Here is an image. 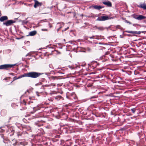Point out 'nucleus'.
<instances>
[{
    "label": "nucleus",
    "instance_id": "nucleus-1",
    "mask_svg": "<svg viewBox=\"0 0 146 146\" xmlns=\"http://www.w3.org/2000/svg\"><path fill=\"white\" fill-rule=\"evenodd\" d=\"M43 74V73L38 72H29L24 74L25 77H30L32 78H36Z\"/></svg>",
    "mask_w": 146,
    "mask_h": 146
},
{
    "label": "nucleus",
    "instance_id": "nucleus-2",
    "mask_svg": "<svg viewBox=\"0 0 146 146\" xmlns=\"http://www.w3.org/2000/svg\"><path fill=\"white\" fill-rule=\"evenodd\" d=\"M15 64H5L0 65V69L7 70L8 68H11L15 66Z\"/></svg>",
    "mask_w": 146,
    "mask_h": 146
},
{
    "label": "nucleus",
    "instance_id": "nucleus-3",
    "mask_svg": "<svg viewBox=\"0 0 146 146\" xmlns=\"http://www.w3.org/2000/svg\"><path fill=\"white\" fill-rule=\"evenodd\" d=\"M125 32L128 33L133 34V36H136V35H140L141 33H143V31H125Z\"/></svg>",
    "mask_w": 146,
    "mask_h": 146
},
{
    "label": "nucleus",
    "instance_id": "nucleus-4",
    "mask_svg": "<svg viewBox=\"0 0 146 146\" xmlns=\"http://www.w3.org/2000/svg\"><path fill=\"white\" fill-rule=\"evenodd\" d=\"M15 21L12 20H8L6 22H4L3 24L5 25L6 26H8L12 25V24L15 23Z\"/></svg>",
    "mask_w": 146,
    "mask_h": 146
},
{
    "label": "nucleus",
    "instance_id": "nucleus-5",
    "mask_svg": "<svg viewBox=\"0 0 146 146\" xmlns=\"http://www.w3.org/2000/svg\"><path fill=\"white\" fill-rule=\"evenodd\" d=\"M109 17L107 16H102L98 17L97 19V21H105L110 19Z\"/></svg>",
    "mask_w": 146,
    "mask_h": 146
},
{
    "label": "nucleus",
    "instance_id": "nucleus-6",
    "mask_svg": "<svg viewBox=\"0 0 146 146\" xmlns=\"http://www.w3.org/2000/svg\"><path fill=\"white\" fill-rule=\"evenodd\" d=\"M134 18L138 20H141L143 19H146V17L142 15H139L138 16H135Z\"/></svg>",
    "mask_w": 146,
    "mask_h": 146
},
{
    "label": "nucleus",
    "instance_id": "nucleus-7",
    "mask_svg": "<svg viewBox=\"0 0 146 146\" xmlns=\"http://www.w3.org/2000/svg\"><path fill=\"white\" fill-rule=\"evenodd\" d=\"M34 1L35 2V3L34 5V7L35 8H36L38 7L41 6L42 5L41 3L39 2L36 0H35Z\"/></svg>",
    "mask_w": 146,
    "mask_h": 146
},
{
    "label": "nucleus",
    "instance_id": "nucleus-8",
    "mask_svg": "<svg viewBox=\"0 0 146 146\" xmlns=\"http://www.w3.org/2000/svg\"><path fill=\"white\" fill-rule=\"evenodd\" d=\"M137 6L139 8L146 10V4L145 3H141L139 4V5H138Z\"/></svg>",
    "mask_w": 146,
    "mask_h": 146
},
{
    "label": "nucleus",
    "instance_id": "nucleus-9",
    "mask_svg": "<svg viewBox=\"0 0 146 146\" xmlns=\"http://www.w3.org/2000/svg\"><path fill=\"white\" fill-rule=\"evenodd\" d=\"M102 3L105 5H107L108 7H111L112 6L111 3L109 1H103L102 2Z\"/></svg>",
    "mask_w": 146,
    "mask_h": 146
},
{
    "label": "nucleus",
    "instance_id": "nucleus-10",
    "mask_svg": "<svg viewBox=\"0 0 146 146\" xmlns=\"http://www.w3.org/2000/svg\"><path fill=\"white\" fill-rule=\"evenodd\" d=\"M64 25V23L62 22H60L57 23L56 27L61 29Z\"/></svg>",
    "mask_w": 146,
    "mask_h": 146
},
{
    "label": "nucleus",
    "instance_id": "nucleus-11",
    "mask_svg": "<svg viewBox=\"0 0 146 146\" xmlns=\"http://www.w3.org/2000/svg\"><path fill=\"white\" fill-rule=\"evenodd\" d=\"M90 8H93L96 9L98 10H100V8H101L100 6H98L97 5H95L94 6H92L90 7Z\"/></svg>",
    "mask_w": 146,
    "mask_h": 146
},
{
    "label": "nucleus",
    "instance_id": "nucleus-12",
    "mask_svg": "<svg viewBox=\"0 0 146 146\" xmlns=\"http://www.w3.org/2000/svg\"><path fill=\"white\" fill-rule=\"evenodd\" d=\"M8 17L6 16H3L0 17V21L3 22L8 19Z\"/></svg>",
    "mask_w": 146,
    "mask_h": 146
},
{
    "label": "nucleus",
    "instance_id": "nucleus-13",
    "mask_svg": "<svg viewBox=\"0 0 146 146\" xmlns=\"http://www.w3.org/2000/svg\"><path fill=\"white\" fill-rule=\"evenodd\" d=\"M5 126L7 127L8 128V132H10L11 131V132H13L14 130H13L12 127H11L9 125H5Z\"/></svg>",
    "mask_w": 146,
    "mask_h": 146
},
{
    "label": "nucleus",
    "instance_id": "nucleus-14",
    "mask_svg": "<svg viewBox=\"0 0 146 146\" xmlns=\"http://www.w3.org/2000/svg\"><path fill=\"white\" fill-rule=\"evenodd\" d=\"M33 102L31 101H28V100H24L23 101V103L25 105H26L27 103H28V104H29L31 103H33Z\"/></svg>",
    "mask_w": 146,
    "mask_h": 146
},
{
    "label": "nucleus",
    "instance_id": "nucleus-15",
    "mask_svg": "<svg viewBox=\"0 0 146 146\" xmlns=\"http://www.w3.org/2000/svg\"><path fill=\"white\" fill-rule=\"evenodd\" d=\"M37 32L36 31H33L30 32L29 33V36H34L36 34Z\"/></svg>",
    "mask_w": 146,
    "mask_h": 146
},
{
    "label": "nucleus",
    "instance_id": "nucleus-16",
    "mask_svg": "<svg viewBox=\"0 0 146 146\" xmlns=\"http://www.w3.org/2000/svg\"><path fill=\"white\" fill-rule=\"evenodd\" d=\"M25 76L24 75V74L23 75H21L19 77H18V78H17L16 76H15L13 77V81H15L16 80L20 79L21 78L23 77H25Z\"/></svg>",
    "mask_w": 146,
    "mask_h": 146
},
{
    "label": "nucleus",
    "instance_id": "nucleus-17",
    "mask_svg": "<svg viewBox=\"0 0 146 146\" xmlns=\"http://www.w3.org/2000/svg\"><path fill=\"white\" fill-rule=\"evenodd\" d=\"M68 67L72 70H75L77 68L76 66H75L74 65H69L68 66Z\"/></svg>",
    "mask_w": 146,
    "mask_h": 146
},
{
    "label": "nucleus",
    "instance_id": "nucleus-18",
    "mask_svg": "<svg viewBox=\"0 0 146 146\" xmlns=\"http://www.w3.org/2000/svg\"><path fill=\"white\" fill-rule=\"evenodd\" d=\"M20 144L23 146H25L27 144V142L26 141H23L20 142Z\"/></svg>",
    "mask_w": 146,
    "mask_h": 146
},
{
    "label": "nucleus",
    "instance_id": "nucleus-19",
    "mask_svg": "<svg viewBox=\"0 0 146 146\" xmlns=\"http://www.w3.org/2000/svg\"><path fill=\"white\" fill-rule=\"evenodd\" d=\"M28 19V18L26 19L25 20H23L22 21V23L23 25H24L25 24H27L28 23V21H27V19Z\"/></svg>",
    "mask_w": 146,
    "mask_h": 146
},
{
    "label": "nucleus",
    "instance_id": "nucleus-20",
    "mask_svg": "<svg viewBox=\"0 0 146 146\" xmlns=\"http://www.w3.org/2000/svg\"><path fill=\"white\" fill-rule=\"evenodd\" d=\"M84 49L86 51H88L89 52H90L91 50V49L88 47H87L84 48Z\"/></svg>",
    "mask_w": 146,
    "mask_h": 146
},
{
    "label": "nucleus",
    "instance_id": "nucleus-21",
    "mask_svg": "<svg viewBox=\"0 0 146 146\" xmlns=\"http://www.w3.org/2000/svg\"><path fill=\"white\" fill-rule=\"evenodd\" d=\"M49 66L50 68H49V70L51 71H52V69H53V67L52 64H50L49 65Z\"/></svg>",
    "mask_w": 146,
    "mask_h": 146
},
{
    "label": "nucleus",
    "instance_id": "nucleus-22",
    "mask_svg": "<svg viewBox=\"0 0 146 146\" xmlns=\"http://www.w3.org/2000/svg\"><path fill=\"white\" fill-rule=\"evenodd\" d=\"M96 28V29H98V30L100 31H103L104 30V28L102 27H95Z\"/></svg>",
    "mask_w": 146,
    "mask_h": 146
},
{
    "label": "nucleus",
    "instance_id": "nucleus-23",
    "mask_svg": "<svg viewBox=\"0 0 146 146\" xmlns=\"http://www.w3.org/2000/svg\"><path fill=\"white\" fill-rule=\"evenodd\" d=\"M62 98V97L60 96H57L55 97V99L57 100H60V98Z\"/></svg>",
    "mask_w": 146,
    "mask_h": 146
},
{
    "label": "nucleus",
    "instance_id": "nucleus-24",
    "mask_svg": "<svg viewBox=\"0 0 146 146\" xmlns=\"http://www.w3.org/2000/svg\"><path fill=\"white\" fill-rule=\"evenodd\" d=\"M131 110L133 113H135V111H136V109L135 108H133L131 109Z\"/></svg>",
    "mask_w": 146,
    "mask_h": 146
},
{
    "label": "nucleus",
    "instance_id": "nucleus-25",
    "mask_svg": "<svg viewBox=\"0 0 146 146\" xmlns=\"http://www.w3.org/2000/svg\"><path fill=\"white\" fill-rule=\"evenodd\" d=\"M64 7H61V9L62 10L65 9L67 8L66 5L65 4H64Z\"/></svg>",
    "mask_w": 146,
    "mask_h": 146
},
{
    "label": "nucleus",
    "instance_id": "nucleus-26",
    "mask_svg": "<svg viewBox=\"0 0 146 146\" xmlns=\"http://www.w3.org/2000/svg\"><path fill=\"white\" fill-rule=\"evenodd\" d=\"M5 126H2L1 127H0V132H3L4 131V130L3 129H1V128L2 127H4Z\"/></svg>",
    "mask_w": 146,
    "mask_h": 146
},
{
    "label": "nucleus",
    "instance_id": "nucleus-27",
    "mask_svg": "<svg viewBox=\"0 0 146 146\" xmlns=\"http://www.w3.org/2000/svg\"><path fill=\"white\" fill-rule=\"evenodd\" d=\"M41 31H47L48 30L46 29H41Z\"/></svg>",
    "mask_w": 146,
    "mask_h": 146
},
{
    "label": "nucleus",
    "instance_id": "nucleus-28",
    "mask_svg": "<svg viewBox=\"0 0 146 146\" xmlns=\"http://www.w3.org/2000/svg\"><path fill=\"white\" fill-rule=\"evenodd\" d=\"M51 78L53 80H55L57 78V77L56 76H52L51 77Z\"/></svg>",
    "mask_w": 146,
    "mask_h": 146
},
{
    "label": "nucleus",
    "instance_id": "nucleus-29",
    "mask_svg": "<svg viewBox=\"0 0 146 146\" xmlns=\"http://www.w3.org/2000/svg\"><path fill=\"white\" fill-rule=\"evenodd\" d=\"M68 42L70 43L71 44H73V45L74 44V42L73 41H69Z\"/></svg>",
    "mask_w": 146,
    "mask_h": 146
},
{
    "label": "nucleus",
    "instance_id": "nucleus-30",
    "mask_svg": "<svg viewBox=\"0 0 146 146\" xmlns=\"http://www.w3.org/2000/svg\"><path fill=\"white\" fill-rule=\"evenodd\" d=\"M33 109L34 110H36L39 109V108H37L36 107H34L33 108Z\"/></svg>",
    "mask_w": 146,
    "mask_h": 146
},
{
    "label": "nucleus",
    "instance_id": "nucleus-31",
    "mask_svg": "<svg viewBox=\"0 0 146 146\" xmlns=\"http://www.w3.org/2000/svg\"><path fill=\"white\" fill-rule=\"evenodd\" d=\"M125 22L127 23H129L130 24H131V23L127 20L125 21Z\"/></svg>",
    "mask_w": 146,
    "mask_h": 146
},
{
    "label": "nucleus",
    "instance_id": "nucleus-32",
    "mask_svg": "<svg viewBox=\"0 0 146 146\" xmlns=\"http://www.w3.org/2000/svg\"><path fill=\"white\" fill-rule=\"evenodd\" d=\"M50 86V85H43L42 86H45V87H49V86Z\"/></svg>",
    "mask_w": 146,
    "mask_h": 146
},
{
    "label": "nucleus",
    "instance_id": "nucleus-33",
    "mask_svg": "<svg viewBox=\"0 0 146 146\" xmlns=\"http://www.w3.org/2000/svg\"><path fill=\"white\" fill-rule=\"evenodd\" d=\"M68 28H69V27H67V28H65V29H64V30H62V32H63L64 31H66L68 29Z\"/></svg>",
    "mask_w": 146,
    "mask_h": 146
},
{
    "label": "nucleus",
    "instance_id": "nucleus-34",
    "mask_svg": "<svg viewBox=\"0 0 146 146\" xmlns=\"http://www.w3.org/2000/svg\"><path fill=\"white\" fill-rule=\"evenodd\" d=\"M35 123L36 124V125L38 126H40L42 125L41 124H38V123Z\"/></svg>",
    "mask_w": 146,
    "mask_h": 146
},
{
    "label": "nucleus",
    "instance_id": "nucleus-35",
    "mask_svg": "<svg viewBox=\"0 0 146 146\" xmlns=\"http://www.w3.org/2000/svg\"><path fill=\"white\" fill-rule=\"evenodd\" d=\"M55 51L56 52H57V53L58 54H60V52L58 51L57 50H55Z\"/></svg>",
    "mask_w": 146,
    "mask_h": 146
},
{
    "label": "nucleus",
    "instance_id": "nucleus-36",
    "mask_svg": "<svg viewBox=\"0 0 146 146\" xmlns=\"http://www.w3.org/2000/svg\"><path fill=\"white\" fill-rule=\"evenodd\" d=\"M96 98V97L95 96H93L92 97H91L90 98V99H93V98Z\"/></svg>",
    "mask_w": 146,
    "mask_h": 146
},
{
    "label": "nucleus",
    "instance_id": "nucleus-37",
    "mask_svg": "<svg viewBox=\"0 0 146 146\" xmlns=\"http://www.w3.org/2000/svg\"><path fill=\"white\" fill-rule=\"evenodd\" d=\"M12 118V117H10L9 118V121H8V122L9 123L10 122V121L11 120V118Z\"/></svg>",
    "mask_w": 146,
    "mask_h": 146
},
{
    "label": "nucleus",
    "instance_id": "nucleus-38",
    "mask_svg": "<svg viewBox=\"0 0 146 146\" xmlns=\"http://www.w3.org/2000/svg\"><path fill=\"white\" fill-rule=\"evenodd\" d=\"M94 36H93L91 37H89V38H91V39H92V38H94Z\"/></svg>",
    "mask_w": 146,
    "mask_h": 146
},
{
    "label": "nucleus",
    "instance_id": "nucleus-39",
    "mask_svg": "<svg viewBox=\"0 0 146 146\" xmlns=\"http://www.w3.org/2000/svg\"><path fill=\"white\" fill-rule=\"evenodd\" d=\"M48 25H50L49 27H50V28H52V25H50V23H48Z\"/></svg>",
    "mask_w": 146,
    "mask_h": 146
},
{
    "label": "nucleus",
    "instance_id": "nucleus-40",
    "mask_svg": "<svg viewBox=\"0 0 146 146\" xmlns=\"http://www.w3.org/2000/svg\"><path fill=\"white\" fill-rule=\"evenodd\" d=\"M10 74H11V75L13 76L14 74L12 73H10Z\"/></svg>",
    "mask_w": 146,
    "mask_h": 146
},
{
    "label": "nucleus",
    "instance_id": "nucleus-41",
    "mask_svg": "<svg viewBox=\"0 0 146 146\" xmlns=\"http://www.w3.org/2000/svg\"><path fill=\"white\" fill-rule=\"evenodd\" d=\"M29 53H28L27 54H26V55L25 56V57H27V56H29Z\"/></svg>",
    "mask_w": 146,
    "mask_h": 146
},
{
    "label": "nucleus",
    "instance_id": "nucleus-42",
    "mask_svg": "<svg viewBox=\"0 0 146 146\" xmlns=\"http://www.w3.org/2000/svg\"><path fill=\"white\" fill-rule=\"evenodd\" d=\"M127 36H133V35H130V34L128 35H127Z\"/></svg>",
    "mask_w": 146,
    "mask_h": 146
},
{
    "label": "nucleus",
    "instance_id": "nucleus-43",
    "mask_svg": "<svg viewBox=\"0 0 146 146\" xmlns=\"http://www.w3.org/2000/svg\"><path fill=\"white\" fill-rule=\"evenodd\" d=\"M16 144H17V142H15V143H13V145H16Z\"/></svg>",
    "mask_w": 146,
    "mask_h": 146
},
{
    "label": "nucleus",
    "instance_id": "nucleus-44",
    "mask_svg": "<svg viewBox=\"0 0 146 146\" xmlns=\"http://www.w3.org/2000/svg\"><path fill=\"white\" fill-rule=\"evenodd\" d=\"M100 7H101V8H100V9L104 7V6H100Z\"/></svg>",
    "mask_w": 146,
    "mask_h": 146
},
{
    "label": "nucleus",
    "instance_id": "nucleus-45",
    "mask_svg": "<svg viewBox=\"0 0 146 146\" xmlns=\"http://www.w3.org/2000/svg\"><path fill=\"white\" fill-rule=\"evenodd\" d=\"M60 29L58 28L57 29V31H58L60 30Z\"/></svg>",
    "mask_w": 146,
    "mask_h": 146
},
{
    "label": "nucleus",
    "instance_id": "nucleus-46",
    "mask_svg": "<svg viewBox=\"0 0 146 146\" xmlns=\"http://www.w3.org/2000/svg\"><path fill=\"white\" fill-rule=\"evenodd\" d=\"M51 85L53 86H55V84H51Z\"/></svg>",
    "mask_w": 146,
    "mask_h": 146
},
{
    "label": "nucleus",
    "instance_id": "nucleus-47",
    "mask_svg": "<svg viewBox=\"0 0 146 146\" xmlns=\"http://www.w3.org/2000/svg\"><path fill=\"white\" fill-rule=\"evenodd\" d=\"M36 94H37V95L38 96H39L38 95V92H36Z\"/></svg>",
    "mask_w": 146,
    "mask_h": 146
},
{
    "label": "nucleus",
    "instance_id": "nucleus-48",
    "mask_svg": "<svg viewBox=\"0 0 146 146\" xmlns=\"http://www.w3.org/2000/svg\"><path fill=\"white\" fill-rule=\"evenodd\" d=\"M31 97H29V100H31Z\"/></svg>",
    "mask_w": 146,
    "mask_h": 146
},
{
    "label": "nucleus",
    "instance_id": "nucleus-49",
    "mask_svg": "<svg viewBox=\"0 0 146 146\" xmlns=\"http://www.w3.org/2000/svg\"><path fill=\"white\" fill-rule=\"evenodd\" d=\"M17 135H18V136H21V135L20 134H18Z\"/></svg>",
    "mask_w": 146,
    "mask_h": 146
},
{
    "label": "nucleus",
    "instance_id": "nucleus-50",
    "mask_svg": "<svg viewBox=\"0 0 146 146\" xmlns=\"http://www.w3.org/2000/svg\"><path fill=\"white\" fill-rule=\"evenodd\" d=\"M58 72V73H61V74H64V73H62L61 72Z\"/></svg>",
    "mask_w": 146,
    "mask_h": 146
},
{
    "label": "nucleus",
    "instance_id": "nucleus-51",
    "mask_svg": "<svg viewBox=\"0 0 146 146\" xmlns=\"http://www.w3.org/2000/svg\"><path fill=\"white\" fill-rule=\"evenodd\" d=\"M108 52H106V54H108Z\"/></svg>",
    "mask_w": 146,
    "mask_h": 146
},
{
    "label": "nucleus",
    "instance_id": "nucleus-52",
    "mask_svg": "<svg viewBox=\"0 0 146 146\" xmlns=\"http://www.w3.org/2000/svg\"><path fill=\"white\" fill-rule=\"evenodd\" d=\"M96 39H99V38H96Z\"/></svg>",
    "mask_w": 146,
    "mask_h": 146
},
{
    "label": "nucleus",
    "instance_id": "nucleus-53",
    "mask_svg": "<svg viewBox=\"0 0 146 146\" xmlns=\"http://www.w3.org/2000/svg\"><path fill=\"white\" fill-rule=\"evenodd\" d=\"M0 97L1 98V95H0Z\"/></svg>",
    "mask_w": 146,
    "mask_h": 146
},
{
    "label": "nucleus",
    "instance_id": "nucleus-54",
    "mask_svg": "<svg viewBox=\"0 0 146 146\" xmlns=\"http://www.w3.org/2000/svg\"><path fill=\"white\" fill-rule=\"evenodd\" d=\"M2 112H3V111H1V113H2Z\"/></svg>",
    "mask_w": 146,
    "mask_h": 146
},
{
    "label": "nucleus",
    "instance_id": "nucleus-55",
    "mask_svg": "<svg viewBox=\"0 0 146 146\" xmlns=\"http://www.w3.org/2000/svg\"><path fill=\"white\" fill-rule=\"evenodd\" d=\"M40 84H41V82H40Z\"/></svg>",
    "mask_w": 146,
    "mask_h": 146
},
{
    "label": "nucleus",
    "instance_id": "nucleus-56",
    "mask_svg": "<svg viewBox=\"0 0 146 146\" xmlns=\"http://www.w3.org/2000/svg\"><path fill=\"white\" fill-rule=\"evenodd\" d=\"M82 15V16H83V15H82H82Z\"/></svg>",
    "mask_w": 146,
    "mask_h": 146
},
{
    "label": "nucleus",
    "instance_id": "nucleus-57",
    "mask_svg": "<svg viewBox=\"0 0 146 146\" xmlns=\"http://www.w3.org/2000/svg\"><path fill=\"white\" fill-rule=\"evenodd\" d=\"M111 76H113V75H112V74H111Z\"/></svg>",
    "mask_w": 146,
    "mask_h": 146
}]
</instances>
